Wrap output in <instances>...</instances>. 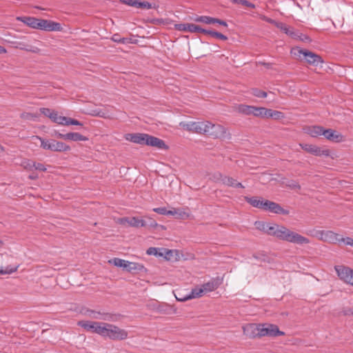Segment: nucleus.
I'll list each match as a JSON object with an SVG mask.
<instances>
[{"instance_id": "0e129e2a", "label": "nucleus", "mask_w": 353, "mask_h": 353, "mask_svg": "<svg viewBox=\"0 0 353 353\" xmlns=\"http://www.w3.org/2000/svg\"><path fill=\"white\" fill-rule=\"evenodd\" d=\"M290 186L292 188H301L300 185L296 182L292 183L291 185H290Z\"/></svg>"}, {"instance_id": "58836bf2", "label": "nucleus", "mask_w": 353, "mask_h": 353, "mask_svg": "<svg viewBox=\"0 0 353 353\" xmlns=\"http://www.w3.org/2000/svg\"><path fill=\"white\" fill-rule=\"evenodd\" d=\"M343 243L346 245H350L353 248V239L351 237H341L339 238V243Z\"/></svg>"}, {"instance_id": "412c9836", "label": "nucleus", "mask_w": 353, "mask_h": 353, "mask_svg": "<svg viewBox=\"0 0 353 353\" xmlns=\"http://www.w3.org/2000/svg\"><path fill=\"white\" fill-rule=\"evenodd\" d=\"M203 293V289H202L201 287V288L196 287V288L192 289L190 293L185 294V296L184 297L181 298V300L188 301V300H190L192 299L199 298V297L202 296Z\"/></svg>"}, {"instance_id": "a18cd8bd", "label": "nucleus", "mask_w": 353, "mask_h": 353, "mask_svg": "<svg viewBox=\"0 0 353 353\" xmlns=\"http://www.w3.org/2000/svg\"><path fill=\"white\" fill-rule=\"evenodd\" d=\"M53 111L54 110H50V108H40V112L48 118L51 115V114L53 112Z\"/></svg>"}, {"instance_id": "1a4fd4ad", "label": "nucleus", "mask_w": 353, "mask_h": 353, "mask_svg": "<svg viewBox=\"0 0 353 353\" xmlns=\"http://www.w3.org/2000/svg\"><path fill=\"white\" fill-rule=\"evenodd\" d=\"M315 236L319 240L329 243H339L340 235L331 230H318Z\"/></svg>"}, {"instance_id": "2eb2a0df", "label": "nucleus", "mask_w": 353, "mask_h": 353, "mask_svg": "<svg viewBox=\"0 0 353 353\" xmlns=\"http://www.w3.org/2000/svg\"><path fill=\"white\" fill-rule=\"evenodd\" d=\"M119 223L122 225H126L134 228H140L146 226V221L137 217H124L119 219Z\"/></svg>"}, {"instance_id": "774afa93", "label": "nucleus", "mask_w": 353, "mask_h": 353, "mask_svg": "<svg viewBox=\"0 0 353 353\" xmlns=\"http://www.w3.org/2000/svg\"><path fill=\"white\" fill-rule=\"evenodd\" d=\"M6 50L4 47L0 46V54L6 53Z\"/></svg>"}, {"instance_id": "72a5a7b5", "label": "nucleus", "mask_w": 353, "mask_h": 353, "mask_svg": "<svg viewBox=\"0 0 353 353\" xmlns=\"http://www.w3.org/2000/svg\"><path fill=\"white\" fill-rule=\"evenodd\" d=\"M194 21L196 22H201V23H205V24L214 23V17H208V16L197 17L194 19Z\"/></svg>"}, {"instance_id": "c85d7f7f", "label": "nucleus", "mask_w": 353, "mask_h": 353, "mask_svg": "<svg viewBox=\"0 0 353 353\" xmlns=\"http://www.w3.org/2000/svg\"><path fill=\"white\" fill-rule=\"evenodd\" d=\"M276 27L283 31L286 34L290 35L293 38L296 36V33L292 30H290L284 23L280 22L276 24Z\"/></svg>"}, {"instance_id": "e2e57ef3", "label": "nucleus", "mask_w": 353, "mask_h": 353, "mask_svg": "<svg viewBox=\"0 0 353 353\" xmlns=\"http://www.w3.org/2000/svg\"><path fill=\"white\" fill-rule=\"evenodd\" d=\"M266 21H268V23H270L274 25L276 27V24L280 23V22L276 21L275 20L272 19H267Z\"/></svg>"}, {"instance_id": "c9c22d12", "label": "nucleus", "mask_w": 353, "mask_h": 353, "mask_svg": "<svg viewBox=\"0 0 353 353\" xmlns=\"http://www.w3.org/2000/svg\"><path fill=\"white\" fill-rule=\"evenodd\" d=\"M94 115L103 118V119H111L112 116L109 114L108 112L102 110H94Z\"/></svg>"}, {"instance_id": "4c0bfd02", "label": "nucleus", "mask_w": 353, "mask_h": 353, "mask_svg": "<svg viewBox=\"0 0 353 353\" xmlns=\"http://www.w3.org/2000/svg\"><path fill=\"white\" fill-rule=\"evenodd\" d=\"M112 40L119 43H127L128 42V38L121 37L118 34H115L112 36Z\"/></svg>"}, {"instance_id": "cd10ccee", "label": "nucleus", "mask_w": 353, "mask_h": 353, "mask_svg": "<svg viewBox=\"0 0 353 353\" xmlns=\"http://www.w3.org/2000/svg\"><path fill=\"white\" fill-rule=\"evenodd\" d=\"M324 128L321 126H312L308 130V134L312 137L323 135Z\"/></svg>"}, {"instance_id": "6e6552de", "label": "nucleus", "mask_w": 353, "mask_h": 353, "mask_svg": "<svg viewBox=\"0 0 353 353\" xmlns=\"http://www.w3.org/2000/svg\"><path fill=\"white\" fill-rule=\"evenodd\" d=\"M334 269L341 280L353 286V270L344 265H336Z\"/></svg>"}, {"instance_id": "bb28decb", "label": "nucleus", "mask_w": 353, "mask_h": 353, "mask_svg": "<svg viewBox=\"0 0 353 353\" xmlns=\"http://www.w3.org/2000/svg\"><path fill=\"white\" fill-rule=\"evenodd\" d=\"M261 199L262 198L257 197V196H252V197L245 196V200L249 204H250L252 206H253L254 208H259V209L261 205Z\"/></svg>"}, {"instance_id": "052dcab7", "label": "nucleus", "mask_w": 353, "mask_h": 353, "mask_svg": "<svg viewBox=\"0 0 353 353\" xmlns=\"http://www.w3.org/2000/svg\"><path fill=\"white\" fill-rule=\"evenodd\" d=\"M58 117V112L55 110L53 111V112L51 114V115L49 117V118L54 122L57 119V117Z\"/></svg>"}, {"instance_id": "c03bdc74", "label": "nucleus", "mask_w": 353, "mask_h": 353, "mask_svg": "<svg viewBox=\"0 0 353 353\" xmlns=\"http://www.w3.org/2000/svg\"><path fill=\"white\" fill-rule=\"evenodd\" d=\"M32 166H34V168L37 170L46 172L47 170L46 167L45 165L40 163H36L32 164Z\"/></svg>"}, {"instance_id": "3c124183", "label": "nucleus", "mask_w": 353, "mask_h": 353, "mask_svg": "<svg viewBox=\"0 0 353 353\" xmlns=\"http://www.w3.org/2000/svg\"><path fill=\"white\" fill-rule=\"evenodd\" d=\"M342 313L345 316L353 315V307L344 308L342 311Z\"/></svg>"}, {"instance_id": "6ab92c4d", "label": "nucleus", "mask_w": 353, "mask_h": 353, "mask_svg": "<svg viewBox=\"0 0 353 353\" xmlns=\"http://www.w3.org/2000/svg\"><path fill=\"white\" fill-rule=\"evenodd\" d=\"M175 27L177 30L186 32H196V30H199L197 25L194 23H179L176 24Z\"/></svg>"}, {"instance_id": "f8f14e48", "label": "nucleus", "mask_w": 353, "mask_h": 353, "mask_svg": "<svg viewBox=\"0 0 353 353\" xmlns=\"http://www.w3.org/2000/svg\"><path fill=\"white\" fill-rule=\"evenodd\" d=\"M260 327V333L261 336H276L284 335V332L280 331L279 327L274 324H261Z\"/></svg>"}, {"instance_id": "f03ea898", "label": "nucleus", "mask_w": 353, "mask_h": 353, "mask_svg": "<svg viewBox=\"0 0 353 353\" xmlns=\"http://www.w3.org/2000/svg\"><path fill=\"white\" fill-rule=\"evenodd\" d=\"M127 141L140 145H146L155 147L158 149L167 150L168 147L164 141L152 135L144 133L127 134L125 136Z\"/></svg>"}, {"instance_id": "c756f323", "label": "nucleus", "mask_w": 353, "mask_h": 353, "mask_svg": "<svg viewBox=\"0 0 353 353\" xmlns=\"http://www.w3.org/2000/svg\"><path fill=\"white\" fill-rule=\"evenodd\" d=\"M136 8L144 10H150L152 8H157V6L155 3H151L148 1H140L139 0H138Z\"/></svg>"}, {"instance_id": "9d476101", "label": "nucleus", "mask_w": 353, "mask_h": 353, "mask_svg": "<svg viewBox=\"0 0 353 353\" xmlns=\"http://www.w3.org/2000/svg\"><path fill=\"white\" fill-rule=\"evenodd\" d=\"M35 29L46 31H61L62 30V27L59 23L46 19H38Z\"/></svg>"}, {"instance_id": "f257e3e1", "label": "nucleus", "mask_w": 353, "mask_h": 353, "mask_svg": "<svg viewBox=\"0 0 353 353\" xmlns=\"http://www.w3.org/2000/svg\"><path fill=\"white\" fill-rule=\"evenodd\" d=\"M259 224L261 225V227H258L261 230L280 240L299 245L308 244L310 243V240L307 238L290 230L283 225L277 224L270 225L264 223H259Z\"/></svg>"}, {"instance_id": "7ed1b4c3", "label": "nucleus", "mask_w": 353, "mask_h": 353, "mask_svg": "<svg viewBox=\"0 0 353 353\" xmlns=\"http://www.w3.org/2000/svg\"><path fill=\"white\" fill-rule=\"evenodd\" d=\"M291 54L299 61H305L313 66L316 67L323 63L322 57L319 54L299 47L293 48Z\"/></svg>"}, {"instance_id": "9b49d317", "label": "nucleus", "mask_w": 353, "mask_h": 353, "mask_svg": "<svg viewBox=\"0 0 353 353\" xmlns=\"http://www.w3.org/2000/svg\"><path fill=\"white\" fill-rule=\"evenodd\" d=\"M103 322H97L91 321H80L77 325L85 330L95 333L101 336Z\"/></svg>"}, {"instance_id": "8fccbe9b", "label": "nucleus", "mask_w": 353, "mask_h": 353, "mask_svg": "<svg viewBox=\"0 0 353 353\" xmlns=\"http://www.w3.org/2000/svg\"><path fill=\"white\" fill-rule=\"evenodd\" d=\"M20 117L23 119L30 120V119H33L34 117L31 113L23 112L21 114Z\"/></svg>"}, {"instance_id": "4be33fe9", "label": "nucleus", "mask_w": 353, "mask_h": 353, "mask_svg": "<svg viewBox=\"0 0 353 353\" xmlns=\"http://www.w3.org/2000/svg\"><path fill=\"white\" fill-rule=\"evenodd\" d=\"M37 18L31 17H18L17 20L23 22L30 28H34L37 25Z\"/></svg>"}, {"instance_id": "aec40b11", "label": "nucleus", "mask_w": 353, "mask_h": 353, "mask_svg": "<svg viewBox=\"0 0 353 353\" xmlns=\"http://www.w3.org/2000/svg\"><path fill=\"white\" fill-rule=\"evenodd\" d=\"M223 184L228 186V187H232V188H244V185L238 182L236 179L234 178L229 176H225L223 179Z\"/></svg>"}, {"instance_id": "ea45409f", "label": "nucleus", "mask_w": 353, "mask_h": 353, "mask_svg": "<svg viewBox=\"0 0 353 353\" xmlns=\"http://www.w3.org/2000/svg\"><path fill=\"white\" fill-rule=\"evenodd\" d=\"M210 35L223 41H226L228 39V37L225 35L214 30L210 31Z\"/></svg>"}, {"instance_id": "4468645a", "label": "nucleus", "mask_w": 353, "mask_h": 353, "mask_svg": "<svg viewBox=\"0 0 353 353\" xmlns=\"http://www.w3.org/2000/svg\"><path fill=\"white\" fill-rule=\"evenodd\" d=\"M54 136L59 139H63L64 140H70L73 141H85L88 140V138L81 134L79 132H68L67 134H62L60 132H55Z\"/></svg>"}, {"instance_id": "a878e982", "label": "nucleus", "mask_w": 353, "mask_h": 353, "mask_svg": "<svg viewBox=\"0 0 353 353\" xmlns=\"http://www.w3.org/2000/svg\"><path fill=\"white\" fill-rule=\"evenodd\" d=\"M144 268L143 265L138 263H134V262H130L127 261L126 266L125 270L128 272L132 271H141Z\"/></svg>"}, {"instance_id": "423d86ee", "label": "nucleus", "mask_w": 353, "mask_h": 353, "mask_svg": "<svg viewBox=\"0 0 353 353\" xmlns=\"http://www.w3.org/2000/svg\"><path fill=\"white\" fill-rule=\"evenodd\" d=\"M36 139L40 141L41 148L44 150L61 152L70 151L71 149L70 145L55 139H45L39 136H36Z\"/></svg>"}, {"instance_id": "864d4df0", "label": "nucleus", "mask_w": 353, "mask_h": 353, "mask_svg": "<svg viewBox=\"0 0 353 353\" xmlns=\"http://www.w3.org/2000/svg\"><path fill=\"white\" fill-rule=\"evenodd\" d=\"M197 28H198L199 30H196V32L203 33V34H209L210 35L211 30L203 29V28H202L201 27H200L198 25H197Z\"/></svg>"}, {"instance_id": "de8ad7c7", "label": "nucleus", "mask_w": 353, "mask_h": 353, "mask_svg": "<svg viewBox=\"0 0 353 353\" xmlns=\"http://www.w3.org/2000/svg\"><path fill=\"white\" fill-rule=\"evenodd\" d=\"M146 223V226H149L151 228H156L158 226V223L151 218H148Z\"/></svg>"}, {"instance_id": "49530a36", "label": "nucleus", "mask_w": 353, "mask_h": 353, "mask_svg": "<svg viewBox=\"0 0 353 353\" xmlns=\"http://www.w3.org/2000/svg\"><path fill=\"white\" fill-rule=\"evenodd\" d=\"M270 201H271L265 200L262 198L261 201V205L260 207V209L265 210V211H268V206H269V203H270Z\"/></svg>"}, {"instance_id": "603ef678", "label": "nucleus", "mask_w": 353, "mask_h": 353, "mask_svg": "<svg viewBox=\"0 0 353 353\" xmlns=\"http://www.w3.org/2000/svg\"><path fill=\"white\" fill-rule=\"evenodd\" d=\"M179 214V216H182L183 214H185V212H179L178 210H167V215H175Z\"/></svg>"}, {"instance_id": "680f3d73", "label": "nucleus", "mask_w": 353, "mask_h": 353, "mask_svg": "<svg viewBox=\"0 0 353 353\" xmlns=\"http://www.w3.org/2000/svg\"><path fill=\"white\" fill-rule=\"evenodd\" d=\"M185 296V295H183V294H181V292H178V294H175V297H176V300H177V301H183V300H181V298H183V297H184Z\"/></svg>"}, {"instance_id": "37998d69", "label": "nucleus", "mask_w": 353, "mask_h": 353, "mask_svg": "<svg viewBox=\"0 0 353 353\" xmlns=\"http://www.w3.org/2000/svg\"><path fill=\"white\" fill-rule=\"evenodd\" d=\"M123 4L136 8L138 0H119Z\"/></svg>"}, {"instance_id": "f704fd0d", "label": "nucleus", "mask_w": 353, "mask_h": 353, "mask_svg": "<svg viewBox=\"0 0 353 353\" xmlns=\"http://www.w3.org/2000/svg\"><path fill=\"white\" fill-rule=\"evenodd\" d=\"M110 262L112 263L117 267L123 268L124 270L127 263V261L119 258H114L112 261H110Z\"/></svg>"}, {"instance_id": "b1692460", "label": "nucleus", "mask_w": 353, "mask_h": 353, "mask_svg": "<svg viewBox=\"0 0 353 353\" xmlns=\"http://www.w3.org/2000/svg\"><path fill=\"white\" fill-rule=\"evenodd\" d=\"M252 114L261 118H267L268 108L263 107H252Z\"/></svg>"}, {"instance_id": "6e6d98bb", "label": "nucleus", "mask_w": 353, "mask_h": 353, "mask_svg": "<svg viewBox=\"0 0 353 353\" xmlns=\"http://www.w3.org/2000/svg\"><path fill=\"white\" fill-rule=\"evenodd\" d=\"M241 4L246 6V7H248V8H255V5L249 2L247 0H243V1H241Z\"/></svg>"}, {"instance_id": "7c9ffc66", "label": "nucleus", "mask_w": 353, "mask_h": 353, "mask_svg": "<svg viewBox=\"0 0 353 353\" xmlns=\"http://www.w3.org/2000/svg\"><path fill=\"white\" fill-rule=\"evenodd\" d=\"M252 107H253L252 105L240 104L237 107V111L243 114L251 115L252 111Z\"/></svg>"}, {"instance_id": "ddd939ff", "label": "nucleus", "mask_w": 353, "mask_h": 353, "mask_svg": "<svg viewBox=\"0 0 353 353\" xmlns=\"http://www.w3.org/2000/svg\"><path fill=\"white\" fill-rule=\"evenodd\" d=\"M299 145L305 151H306L313 155L317 156V157H321V156L328 157V156H330V154L329 150L322 149L315 145L300 143Z\"/></svg>"}, {"instance_id": "dca6fc26", "label": "nucleus", "mask_w": 353, "mask_h": 353, "mask_svg": "<svg viewBox=\"0 0 353 353\" xmlns=\"http://www.w3.org/2000/svg\"><path fill=\"white\" fill-rule=\"evenodd\" d=\"M261 324L249 323L243 327L244 334L249 338L261 337L260 327Z\"/></svg>"}, {"instance_id": "a211bd4d", "label": "nucleus", "mask_w": 353, "mask_h": 353, "mask_svg": "<svg viewBox=\"0 0 353 353\" xmlns=\"http://www.w3.org/2000/svg\"><path fill=\"white\" fill-rule=\"evenodd\" d=\"M268 211L278 214L287 215L289 214L288 210L283 209L279 203L274 201H270L269 203V206H268Z\"/></svg>"}, {"instance_id": "5fc2aeb1", "label": "nucleus", "mask_w": 353, "mask_h": 353, "mask_svg": "<svg viewBox=\"0 0 353 353\" xmlns=\"http://www.w3.org/2000/svg\"><path fill=\"white\" fill-rule=\"evenodd\" d=\"M82 125V123L80 121H79L78 120L70 118L69 121H68V125Z\"/></svg>"}, {"instance_id": "a19ab883", "label": "nucleus", "mask_w": 353, "mask_h": 353, "mask_svg": "<svg viewBox=\"0 0 353 353\" xmlns=\"http://www.w3.org/2000/svg\"><path fill=\"white\" fill-rule=\"evenodd\" d=\"M225 175L222 174L221 172H216L212 175L213 180L216 182H221Z\"/></svg>"}, {"instance_id": "bf43d9fd", "label": "nucleus", "mask_w": 353, "mask_h": 353, "mask_svg": "<svg viewBox=\"0 0 353 353\" xmlns=\"http://www.w3.org/2000/svg\"><path fill=\"white\" fill-rule=\"evenodd\" d=\"M26 165L24 166L26 169L31 170L32 168H34V166H32V164L35 163V162L28 160L26 162Z\"/></svg>"}, {"instance_id": "393cba45", "label": "nucleus", "mask_w": 353, "mask_h": 353, "mask_svg": "<svg viewBox=\"0 0 353 353\" xmlns=\"http://www.w3.org/2000/svg\"><path fill=\"white\" fill-rule=\"evenodd\" d=\"M89 316L93 319H100V320H108L109 314L108 313H101L100 312H97L94 310H89L88 311Z\"/></svg>"}, {"instance_id": "0eeeda50", "label": "nucleus", "mask_w": 353, "mask_h": 353, "mask_svg": "<svg viewBox=\"0 0 353 353\" xmlns=\"http://www.w3.org/2000/svg\"><path fill=\"white\" fill-rule=\"evenodd\" d=\"M179 125L184 130L200 134H204L206 128V121H181Z\"/></svg>"}, {"instance_id": "338daca9", "label": "nucleus", "mask_w": 353, "mask_h": 353, "mask_svg": "<svg viewBox=\"0 0 353 353\" xmlns=\"http://www.w3.org/2000/svg\"><path fill=\"white\" fill-rule=\"evenodd\" d=\"M61 117L62 116H59L57 117V119L56 121H54V123H57V124H59L61 123Z\"/></svg>"}, {"instance_id": "39448f33", "label": "nucleus", "mask_w": 353, "mask_h": 353, "mask_svg": "<svg viewBox=\"0 0 353 353\" xmlns=\"http://www.w3.org/2000/svg\"><path fill=\"white\" fill-rule=\"evenodd\" d=\"M204 134L214 139H230V134L228 132L227 129L221 125L212 123L206 121V128Z\"/></svg>"}, {"instance_id": "20e7f679", "label": "nucleus", "mask_w": 353, "mask_h": 353, "mask_svg": "<svg viewBox=\"0 0 353 353\" xmlns=\"http://www.w3.org/2000/svg\"><path fill=\"white\" fill-rule=\"evenodd\" d=\"M101 336L112 341H123L128 338V332L114 324L103 323Z\"/></svg>"}, {"instance_id": "473e14b6", "label": "nucleus", "mask_w": 353, "mask_h": 353, "mask_svg": "<svg viewBox=\"0 0 353 353\" xmlns=\"http://www.w3.org/2000/svg\"><path fill=\"white\" fill-rule=\"evenodd\" d=\"M267 118H273L275 119H281L284 117L283 113L277 110H268Z\"/></svg>"}, {"instance_id": "79ce46f5", "label": "nucleus", "mask_w": 353, "mask_h": 353, "mask_svg": "<svg viewBox=\"0 0 353 353\" xmlns=\"http://www.w3.org/2000/svg\"><path fill=\"white\" fill-rule=\"evenodd\" d=\"M158 248H150L147 250L146 251V253L148 254V255H154V256H157V255H159V256H162L163 254L161 253H159L158 252Z\"/></svg>"}, {"instance_id": "f3484780", "label": "nucleus", "mask_w": 353, "mask_h": 353, "mask_svg": "<svg viewBox=\"0 0 353 353\" xmlns=\"http://www.w3.org/2000/svg\"><path fill=\"white\" fill-rule=\"evenodd\" d=\"M323 135L329 141L336 143H339L343 141V136L332 129H324Z\"/></svg>"}, {"instance_id": "2f4dec72", "label": "nucleus", "mask_w": 353, "mask_h": 353, "mask_svg": "<svg viewBox=\"0 0 353 353\" xmlns=\"http://www.w3.org/2000/svg\"><path fill=\"white\" fill-rule=\"evenodd\" d=\"M19 265H8L6 268L1 267L0 268V274H10L17 270Z\"/></svg>"}, {"instance_id": "09e8293b", "label": "nucleus", "mask_w": 353, "mask_h": 353, "mask_svg": "<svg viewBox=\"0 0 353 353\" xmlns=\"http://www.w3.org/2000/svg\"><path fill=\"white\" fill-rule=\"evenodd\" d=\"M167 209L164 207L163 208H156L153 209V211L163 215H167Z\"/></svg>"}, {"instance_id": "e433bc0d", "label": "nucleus", "mask_w": 353, "mask_h": 353, "mask_svg": "<svg viewBox=\"0 0 353 353\" xmlns=\"http://www.w3.org/2000/svg\"><path fill=\"white\" fill-rule=\"evenodd\" d=\"M252 94L259 98H265L268 95L267 92L263 90H261L258 88H254L252 90Z\"/></svg>"}, {"instance_id": "5701e85b", "label": "nucleus", "mask_w": 353, "mask_h": 353, "mask_svg": "<svg viewBox=\"0 0 353 353\" xmlns=\"http://www.w3.org/2000/svg\"><path fill=\"white\" fill-rule=\"evenodd\" d=\"M219 285V283L216 280L210 281L208 283H204L201 288L203 289V292H209L215 290Z\"/></svg>"}, {"instance_id": "69168bd1", "label": "nucleus", "mask_w": 353, "mask_h": 353, "mask_svg": "<svg viewBox=\"0 0 353 353\" xmlns=\"http://www.w3.org/2000/svg\"><path fill=\"white\" fill-rule=\"evenodd\" d=\"M28 178L30 179L34 180L38 178V176H37V174H32L29 175Z\"/></svg>"}, {"instance_id": "4d7b16f0", "label": "nucleus", "mask_w": 353, "mask_h": 353, "mask_svg": "<svg viewBox=\"0 0 353 353\" xmlns=\"http://www.w3.org/2000/svg\"><path fill=\"white\" fill-rule=\"evenodd\" d=\"M214 23H218V24L221 25L225 27L228 26V23L225 21H223V20H221L219 19H216V18H214Z\"/></svg>"}, {"instance_id": "13d9d810", "label": "nucleus", "mask_w": 353, "mask_h": 353, "mask_svg": "<svg viewBox=\"0 0 353 353\" xmlns=\"http://www.w3.org/2000/svg\"><path fill=\"white\" fill-rule=\"evenodd\" d=\"M69 119H70V117H63V116H62V117H61V123H60V125H68Z\"/></svg>"}]
</instances>
